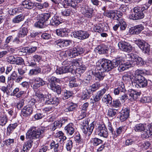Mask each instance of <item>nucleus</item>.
Wrapping results in <instances>:
<instances>
[{
    "instance_id": "f257e3e1",
    "label": "nucleus",
    "mask_w": 152,
    "mask_h": 152,
    "mask_svg": "<svg viewBox=\"0 0 152 152\" xmlns=\"http://www.w3.org/2000/svg\"><path fill=\"white\" fill-rule=\"evenodd\" d=\"M145 125L140 123L136 124L134 127V129L136 132L143 131L141 136L143 138H148L152 135V124Z\"/></svg>"
},
{
    "instance_id": "f03ea898",
    "label": "nucleus",
    "mask_w": 152,
    "mask_h": 152,
    "mask_svg": "<svg viewBox=\"0 0 152 152\" xmlns=\"http://www.w3.org/2000/svg\"><path fill=\"white\" fill-rule=\"evenodd\" d=\"M35 96L39 99L41 102L46 104H54L57 105L59 103V99L57 97L51 98L50 94H43L41 93H36Z\"/></svg>"
},
{
    "instance_id": "7ed1b4c3",
    "label": "nucleus",
    "mask_w": 152,
    "mask_h": 152,
    "mask_svg": "<svg viewBox=\"0 0 152 152\" xmlns=\"http://www.w3.org/2000/svg\"><path fill=\"white\" fill-rule=\"evenodd\" d=\"M43 130L35 127L31 128L26 133V138L28 139H41L43 137Z\"/></svg>"
},
{
    "instance_id": "20e7f679",
    "label": "nucleus",
    "mask_w": 152,
    "mask_h": 152,
    "mask_svg": "<svg viewBox=\"0 0 152 152\" xmlns=\"http://www.w3.org/2000/svg\"><path fill=\"white\" fill-rule=\"evenodd\" d=\"M132 84L133 86L139 88H144L148 84L147 80L140 74H136L133 81H132Z\"/></svg>"
},
{
    "instance_id": "39448f33",
    "label": "nucleus",
    "mask_w": 152,
    "mask_h": 152,
    "mask_svg": "<svg viewBox=\"0 0 152 152\" xmlns=\"http://www.w3.org/2000/svg\"><path fill=\"white\" fill-rule=\"evenodd\" d=\"M51 16V13H47L42 14L38 15V21L34 24L35 27L42 28L47 26V21Z\"/></svg>"
},
{
    "instance_id": "423d86ee",
    "label": "nucleus",
    "mask_w": 152,
    "mask_h": 152,
    "mask_svg": "<svg viewBox=\"0 0 152 152\" xmlns=\"http://www.w3.org/2000/svg\"><path fill=\"white\" fill-rule=\"evenodd\" d=\"M112 61L106 59H103L99 63L97 64L96 69L98 70L102 71L103 72H108L113 69Z\"/></svg>"
},
{
    "instance_id": "0eeeda50",
    "label": "nucleus",
    "mask_w": 152,
    "mask_h": 152,
    "mask_svg": "<svg viewBox=\"0 0 152 152\" xmlns=\"http://www.w3.org/2000/svg\"><path fill=\"white\" fill-rule=\"evenodd\" d=\"M143 11H141L140 7H135L133 10V13L129 15V18L134 20H137L143 18L145 16Z\"/></svg>"
},
{
    "instance_id": "6e6552de",
    "label": "nucleus",
    "mask_w": 152,
    "mask_h": 152,
    "mask_svg": "<svg viewBox=\"0 0 152 152\" xmlns=\"http://www.w3.org/2000/svg\"><path fill=\"white\" fill-rule=\"evenodd\" d=\"M141 94L140 92H138L134 90H132L130 91L129 96H127L126 94L123 95L120 97L121 100H125L127 99H128L131 101H133L136 100Z\"/></svg>"
},
{
    "instance_id": "1a4fd4ad",
    "label": "nucleus",
    "mask_w": 152,
    "mask_h": 152,
    "mask_svg": "<svg viewBox=\"0 0 152 152\" xmlns=\"http://www.w3.org/2000/svg\"><path fill=\"white\" fill-rule=\"evenodd\" d=\"M127 57L131 59L129 64L132 66L135 65H142L143 64V61L142 58L136 54L133 53L128 54Z\"/></svg>"
},
{
    "instance_id": "9d476101",
    "label": "nucleus",
    "mask_w": 152,
    "mask_h": 152,
    "mask_svg": "<svg viewBox=\"0 0 152 152\" xmlns=\"http://www.w3.org/2000/svg\"><path fill=\"white\" fill-rule=\"evenodd\" d=\"M138 47L145 53L148 54L150 51V45L143 40L139 39L135 41Z\"/></svg>"
},
{
    "instance_id": "9b49d317",
    "label": "nucleus",
    "mask_w": 152,
    "mask_h": 152,
    "mask_svg": "<svg viewBox=\"0 0 152 152\" xmlns=\"http://www.w3.org/2000/svg\"><path fill=\"white\" fill-rule=\"evenodd\" d=\"M73 34L74 37L81 40L88 38L90 36L88 32L82 30L74 32Z\"/></svg>"
},
{
    "instance_id": "f8f14e48",
    "label": "nucleus",
    "mask_w": 152,
    "mask_h": 152,
    "mask_svg": "<svg viewBox=\"0 0 152 152\" xmlns=\"http://www.w3.org/2000/svg\"><path fill=\"white\" fill-rule=\"evenodd\" d=\"M96 134L98 136L107 138L108 136L107 129L104 124L98 126L96 131Z\"/></svg>"
},
{
    "instance_id": "ddd939ff",
    "label": "nucleus",
    "mask_w": 152,
    "mask_h": 152,
    "mask_svg": "<svg viewBox=\"0 0 152 152\" xmlns=\"http://www.w3.org/2000/svg\"><path fill=\"white\" fill-rule=\"evenodd\" d=\"M118 45L120 49L124 52L129 53L132 50V47L131 45L124 41L119 42Z\"/></svg>"
},
{
    "instance_id": "4468645a",
    "label": "nucleus",
    "mask_w": 152,
    "mask_h": 152,
    "mask_svg": "<svg viewBox=\"0 0 152 152\" xmlns=\"http://www.w3.org/2000/svg\"><path fill=\"white\" fill-rule=\"evenodd\" d=\"M129 109L128 108H123L120 112L119 119L120 120L123 122L125 121L129 117Z\"/></svg>"
},
{
    "instance_id": "2eb2a0df",
    "label": "nucleus",
    "mask_w": 152,
    "mask_h": 152,
    "mask_svg": "<svg viewBox=\"0 0 152 152\" xmlns=\"http://www.w3.org/2000/svg\"><path fill=\"white\" fill-rule=\"evenodd\" d=\"M32 108L28 105L25 106L22 109L21 115L25 117H28L32 113Z\"/></svg>"
},
{
    "instance_id": "dca6fc26",
    "label": "nucleus",
    "mask_w": 152,
    "mask_h": 152,
    "mask_svg": "<svg viewBox=\"0 0 152 152\" xmlns=\"http://www.w3.org/2000/svg\"><path fill=\"white\" fill-rule=\"evenodd\" d=\"M107 26L104 25V23H99L95 26L93 28L94 31L100 33L103 31H106L108 30Z\"/></svg>"
},
{
    "instance_id": "f3484780",
    "label": "nucleus",
    "mask_w": 152,
    "mask_h": 152,
    "mask_svg": "<svg viewBox=\"0 0 152 152\" xmlns=\"http://www.w3.org/2000/svg\"><path fill=\"white\" fill-rule=\"evenodd\" d=\"M45 84V81L39 77H37L34 80V83H32L33 88L34 89H36L39 87L43 86Z\"/></svg>"
},
{
    "instance_id": "a211bd4d",
    "label": "nucleus",
    "mask_w": 152,
    "mask_h": 152,
    "mask_svg": "<svg viewBox=\"0 0 152 152\" xmlns=\"http://www.w3.org/2000/svg\"><path fill=\"white\" fill-rule=\"evenodd\" d=\"M101 86V85L99 83L96 82L88 87L86 88V91H88V94H90L91 92H93L98 90Z\"/></svg>"
},
{
    "instance_id": "6ab92c4d",
    "label": "nucleus",
    "mask_w": 152,
    "mask_h": 152,
    "mask_svg": "<svg viewBox=\"0 0 152 152\" xmlns=\"http://www.w3.org/2000/svg\"><path fill=\"white\" fill-rule=\"evenodd\" d=\"M83 132L85 134L88 133V135L91 134L94 128V125L93 123H91L89 126H82L81 127Z\"/></svg>"
},
{
    "instance_id": "aec40b11",
    "label": "nucleus",
    "mask_w": 152,
    "mask_h": 152,
    "mask_svg": "<svg viewBox=\"0 0 152 152\" xmlns=\"http://www.w3.org/2000/svg\"><path fill=\"white\" fill-rule=\"evenodd\" d=\"M22 6L24 8L31 10L34 7V3L30 0H25L22 2Z\"/></svg>"
},
{
    "instance_id": "412c9836",
    "label": "nucleus",
    "mask_w": 152,
    "mask_h": 152,
    "mask_svg": "<svg viewBox=\"0 0 152 152\" xmlns=\"http://www.w3.org/2000/svg\"><path fill=\"white\" fill-rule=\"evenodd\" d=\"M107 91V89L105 88L102 89L96 93V95L94 97V100L95 102L99 101L104 94Z\"/></svg>"
},
{
    "instance_id": "4be33fe9",
    "label": "nucleus",
    "mask_w": 152,
    "mask_h": 152,
    "mask_svg": "<svg viewBox=\"0 0 152 152\" xmlns=\"http://www.w3.org/2000/svg\"><path fill=\"white\" fill-rule=\"evenodd\" d=\"M74 124L72 123L68 124L64 128L66 133L68 135H72L75 132Z\"/></svg>"
},
{
    "instance_id": "5701e85b",
    "label": "nucleus",
    "mask_w": 152,
    "mask_h": 152,
    "mask_svg": "<svg viewBox=\"0 0 152 152\" xmlns=\"http://www.w3.org/2000/svg\"><path fill=\"white\" fill-rule=\"evenodd\" d=\"M126 89L123 83L121 82L120 83L118 87L114 89V93L115 95H118L119 94H121L122 93H124Z\"/></svg>"
},
{
    "instance_id": "b1692460",
    "label": "nucleus",
    "mask_w": 152,
    "mask_h": 152,
    "mask_svg": "<svg viewBox=\"0 0 152 152\" xmlns=\"http://www.w3.org/2000/svg\"><path fill=\"white\" fill-rule=\"evenodd\" d=\"M49 88L58 94H60L61 91V88L60 86H56V83H48Z\"/></svg>"
},
{
    "instance_id": "393cba45",
    "label": "nucleus",
    "mask_w": 152,
    "mask_h": 152,
    "mask_svg": "<svg viewBox=\"0 0 152 152\" xmlns=\"http://www.w3.org/2000/svg\"><path fill=\"white\" fill-rule=\"evenodd\" d=\"M61 23L60 18L57 16L53 17L50 20V24L52 26H58Z\"/></svg>"
},
{
    "instance_id": "a878e982",
    "label": "nucleus",
    "mask_w": 152,
    "mask_h": 152,
    "mask_svg": "<svg viewBox=\"0 0 152 152\" xmlns=\"http://www.w3.org/2000/svg\"><path fill=\"white\" fill-rule=\"evenodd\" d=\"M33 142V141L31 140L27 141L24 145L23 146V150L21 151V152H27L31 148Z\"/></svg>"
},
{
    "instance_id": "bb28decb",
    "label": "nucleus",
    "mask_w": 152,
    "mask_h": 152,
    "mask_svg": "<svg viewBox=\"0 0 152 152\" xmlns=\"http://www.w3.org/2000/svg\"><path fill=\"white\" fill-rule=\"evenodd\" d=\"M104 15L114 20L116 15V12L114 10L107 11L104 13Z\"/></svg>"
},
{
    "instance_id": "cd10ccee",
    "label": "nucleus",
    "mask_w": 152,
    "mask_h": 152,
    "mask_svg": "<svg viewBox=\"0 0 152 152\" xmlns=\"http://www.w3.org/2000/svg\"><path fill=\"white\" fill-rule=\"evenodd\" d=\"M56 32L58 36L61 37H66L68 35V32L66 28L57 29Z\"/></svg>"
},
{
    "instance_id": "c85d7f7f",
    "label": "nucleus",
    "mask_w": 152,
    "mask_h": 152,
    "mask_svg": "<svg viewBox=\"0 0 152 152\" xmlns=\"http://www.w3.org/2000/svg\"><path fill=\"white\" fill-rule=\"evenodd\" d=\"M131 65L130 64H126L124 61H122L121 63V64H120L118 67V69L119 72H121L126 70Z\"/></svg>"
},
{
    "instance_id": "c756f323",
    "label": "nucleus",
    "mask_w": 152,
    "mask_h": 152,
    "mask_svg": "<svg viewBox=\"0 0 152 152\" xmlns=\"http://www.w3.org/2000/svg\"><path fill=\"white\" fill-rule=\"evenodd\" d=\"M18 125V124L17 123L10 124L7 128V134L10 135Z\"/></svg>"
},
{
    "instance_id": "7c9ffc66",
    "label": "nucleus",
    "mask_w": 152,
    "mask_h": 152,
    "mask_svg": "<svg viewBox=\"0 0 152 152\" xmlns=\"http://www.w3.org/2000/svg\"><path fill=\"white\" fill-rule=\"evenodd\" d=\"M63 122H64L65 121L60 120L59 121H55L52 125V130H55L57 128H60L61 127Z\"/></svg>"
},
{
    "instance_id": "2f4dec72",
    "label": "nucleus",
    "mask_w": 152,
    "mask_h": 152,
    "mask_svg": "<svg viewBox=\"0 0 152 152\" xmlns=\"http://www.w3.org/2000/svg\"><path fill=\"white\" fill-rule=\"evenodd\" d=\"M41 71V69L39 67L37 66L34 69L30 70L28 74L29 76L37 75L40 73Z\"/></svg>"
},
{
    "instance_id": "473e14b6",
    "label": "nucleus",
    "mask_w": 152,
    "mask_h": 152,
    "mask_svg": "<svg viewBox=\"0 0 152 152\" xmlns=\"http://www.w3.org/2000/svg\"><path fill=\"white\" fill-rule=\"evenodd\" d=\"M19 91V88H16L13 90L12 93H11V95L13 96H15L17 98H19L25 93L24 91H22L18 93Z\"/></svg>"
},
{
    "instance_id": "72a5a7b5",
    "label": "nucleus",
    "mask_w": 152,
    "mask_h": 152,
    "mask_svg": "<svg viewBox=\"0 0 152 152\" xmlns=\"http://www.w3.org/2000/svg\"><path fill=\"white\" fill-rule=\"evenodd\" d=\"M95 79L96 80L100 81L102 80L105 76L104 72L101 71L96 72L94 75Z\"/></svg>"
},
{
    "instance_id": "f704fd0d",
    "label": "nucleus",
    "mask_w": 152,
    "mask_h": 152,
    "mask_svg": "<svg viewBox=\"0 0 152 152\" xmlns=\"http://www.w3.org/2000/svg\"><path fill=\"white\" fill-rule=\"evenodd\" d=\"M77 107V105L76 104L72 103H68L67 107L64 109L65 112H68L72 111L75 110Z\"/></svg>"
},
{
    "instance_id": "c9c22d12",
    "label": "nucleus",
    "mask_w": 152,
    "mask_h": 152,
    "mask_svg": "<svg viewBox=\"0 0 152 152\" xmlns=\"http://www.w3.org/2000/svg\"><path fill=\"white\" fill-rule=\"evenodd\" d=\"M28 33V30L26 28L23 27L20 28L18 33V37H23L27 35Z\"/></svg>"
},
{
    "instance_id": "e433bc0d",
    "label": "nucleus",
    "mask_w": 152,
    "mask_h": 152,
    "mask_svg": "<svg viewBox=\"0 0 152 152\" xmlns=\"http://www.w3.org/2000/svg\"><path fill=\"white\" fill-rule=\"evenodd\" d=\"M116 20L118 22L120 30L122 31L125 30L127 27L126 22L122 19H118V18H116Z\"/></svg>"
},
{
    "instance_id": "4c0bfd02",
    "label": "nucleus",
    "mask_w": 152,
    "mask_h": 152,
    "mask_svg": "<svg viewBox=\"0 0 152 152\" xmlns=\"http://www.w3.org/2000/svg\"><path fill=\"white\" fill-rule=\"evenodd\" d=\"M24 19V17L22 14H20L15 16L12 20V21L14 23H18L23 21Z\"/></svg>"
},
{
    "instance_id": "58836bf2",
    "label": "nucleus",
    "mask_w": 152,
    "mask_h": 152,
    "mask_svg": "<svg viewBox=\"0 0 152 152\" xmlns=\"http://www.w3.org/2000/svg\"><path fill=\"white\" fill-rule=\"evenodd\" d=\"M112 100V98L110 95L108 94L105 95L102 98V101L106 104H110Z\"/></svg>"
},
{
    "instance_id": "ea45409f",
    "label": "nucleus",
    "mask_w": 152,
    "mask_h": 152,
    "mask_svg": "<svg viewBox=\"0 0 152 152\" xmlns=\"http://www.w3.org/2000/svg\"><path fill=\"white\" fill-rule=\"evenodd\" d=\"M8 122L7 116L6 115H1L0 117V126H4Z\"/></svg>"
},
{
    "instance_id": "a19ab883",
    "label": "nucleus",
    "mask_w": 152,
    "mask_h": 152,
    "mask_svg": "<svg viewBox=\"0 0 152 152\" xmlns=\"http://www.w3.org/2000/svg\"><path fill=\"white\" fill-rule=\"evenodd\" d=\"M103 142L101 140L97 138H92L91 140V143L95 146H97L100 144H102Z\"/></svg>"
},
{
    "instance_id": "79ce46f5",
    "label": "nucleus",
    "mask_w": 152,
    "mask_h": 152,
    "mask_svg": "<svg viewBox=\"0 0 152 152\" xmlns=\"http://www.w3.org/2000/svg\"><path fill=\"white\" fill-rule=\"evenodd\" d=\"M65 54L67 57L70 58L75 57L77 56L75 51L73 50V48L66 51Z\"/></svg>"
},
{
    "instance_id": "37998d69",
    "label": "nucleus",
    "mask_w": 152,
    "mask_h": 152,
    "mask_svg": "<svg viewBox=\"0 0 152 152\" xmlns=\"http://www.w3.org/2000/svg\"><path fill=\"white\" fill-rule=\"evenodd\" d=\"M96 49L98 50L99 54H104L107 53V50L105 48V46L104 45H101L96 48Z\"/></svg>"
},
{
    "instance_id": "c03bdc74",
    "label": "nucleus",
    "mask_w": 152,
    "mask_h": 152,
    "mask_svg": "<svg viewBox=\"0 0 152 152\" xmlns=\"http://www.w3.org/2000/svg\"><path fill=\"white\" fill-rule=\"evenodd\" d=\"M110 105L112 107L117 108L121 107V104L119 100L116 99L113 101H112Z\"/></svg>"
},
{
    "instance_id": "a18cd8bd",
    "label": "nucleus",
    "mask_w": 152,
    "mask_h": 152,
    "mask_svg": "<svg viewBox=\"0 0 152 152\" xmlns=\"http://www.w3.org/2000/svg\"><path fill=\"white\" fill-rule=\"evenodd\" d=\"M107 127L110 133H111L112 137L113 138L115 139L116 138L117 135L115 134V132L114 131V129L113 128L111 123L110 122H108L107 123Z\"/></svg>"
},
{
    "instance_id": "49530a36",
    "label": "nucleus",
    "mask_w": 152,
    "mask_h": 152,
    "mask_svg": "<svg viewBox=\"0 0 152 152\" xmlns=\"http://www.w3.org/2000/svg\"><path fill=\"white\" fill-rule=\"evenodd\" d=\"M22 9L20 8H15L14 9H12L9 10V14L11 15H14L17 13L21 12Z\"/></svg>"
},
{
    "instance_id": "de8ad7c7",
    "label": "nucleus",
    "mask_w": 152,
    "mask_h": 152,
    "mask_svg": "<svg viewBox=\"0 0 152 152\" xmlns=\"http://www.w3.org/2000/svg\"><path fill=\"white\" fill-rule=\"evenodd\" d=\"M73 50L76 54V56L82 54L84 51V49L81 47L77 46L73 48Z\"/></svg>"
},
{
    "instance_id": "09e8293b",
    "label": "nucleus",
    "mask_w": 152,
    "mask_h": 152,
    "mask_svg": "<svg viewBox=\"0 0 152 152\" xmlns=\"http://www.w3.org/2000/svg\"><path fill=\"white\" fill-rule=\"evenodd\" d=\"M48 80L49 82L48 83H59L60 81L59 79H57L55 77L52 76H49L48 77Z\"/></svg>"
},
{
    "instance_id": "8fccbe9b",
    "label": "nucleus",
    "mask_w": 152,
    "mask_h": 152,
    "mask_svg": "<svg viewBox=\"0 0 152 152\" xmlns=\"http://www.w3.org/2000/svg\"><path fill=\"white\" fill-rule=\"evenodd\" d=\"M50 149H53L54 152H58V148L59 147V144L58 143H56L55 142L53 141L50 144Z\"/></svg>"
},
{
    "instance_id": "3c124183",
    "label": "nucleus",
    "mask_w": 152,
    "mask_h": 152,
    "mask_svg": "<svg viewBox=\"0 0 152 152\" xmlns=\"http://www.w3.org/2000/svg\"><path fill=\"white\" fill-rule=\"evenodd\" d=\"M86 115V113L80 110L78 111L77 115V118L78 120H80L83 119L85 117Z\"/></svg>"
},
{
    "instance_id": "603ef678",
    "label": "nucleus",
    "mask_w": 152,
    "mask_h": 152,
    "mask_svg": "<svg viewBox=\"0 0 152 152\" xmlns=\"http://www.w3.org/2000/svg\"><path fill=\"white\" fill-rule=\"evenodd\" d=\"M122 61L119 58L113 60L111 63V65L113 66V69L114 67L118 66V65L119 66L120 64H121Z\"/></svg>"
},
{
    "instance_id": "864d4df0",
    "label": "nucleus",
    "mask_w": 152,
    "mask_h": 152,
    "mask_svg": "<svg viewBox=\"0 0 152 152\" xmlns=\"http://www.w3.org/2000/svg\"><path fill=\"white\" fill-rule=\"evenodd\" d=\"M32 58L31 57H29L27 58V64L28 66L31 67H34L36 64L35 61L32 60Z\"/></svg>"
},
{
    "instance_id": "5fc2aeb1",
    "label": "nucleus",
    "mask_w": 152,
    "mask_h": 152,
    "mask_svg": "<svg viewBox=\"0 0 152 152\" xmlns=\"http://www.w3.org/2000/svg\"><path fill=\"white\" fill-rule=\"evenodd\" d=\"M73 143L72 140H69L66 142V148L67 151H70L73 147Z\"/></svg>"
},
{
    "instance_id": "6e6d98bb",
    "label": "nucleus",
    "mask_w": 152,
    "mask_h": 152,
    "mask_svg": "<svg viewBox=\"0 0 152 152\" xmlns=\"http://www.w3.org/2000/svg\"><path fill=\"white\" fill-rule=\"evenodd\" d=\"M117 113V110L113 109H109L108 111V115L111 117H115Z\"/></svg>"
},
{
    "instance_id": "4d7b16f0",
    "label": "nucleus",
    "mask_w": 152,
    "mask_h": 152,
    "mask_svg": "<svg viewBox=\"0 0 152 152\" xmlns=\"http://www.w3.org/2000/svg\"><path fill=\"white\" fill-rule=\"evenodd\" d=\"M71 12V11L70 10L64 8L62 9L61 13L63 15L68 16L70 15Z\"/></svg>"
},
{
    "instance_id": "13d9d810",
    "label": "nucleus",
    "mask_w": 152,
    "mask_h": 152,
    "mask_svg": "<svg viewBox=\"0 0 152 152\" xmlns=\"http://www.w3.org/2000/svg\"><path fill=\"white\" fill-rule=\"evenodd\" d=\"M135 141V139L133 137L128 138L126 140L125 144L126 145H130L134 143Z\"/></svg>"
},
{
    "instance_id": "bf43d9fd",
    "label": "nucleus",
    "mask_w": 152,
    "mask_h": 152,
    "mask_svg": "<svg viewBox=\"0 0 152 152\" xmlns=\"http://www.w3.org/2000/svg\"><path fill=\"white\" fill-rule=\"evenodd\" d=\"M68 5L75 8L77 5V3L74 0H66Z\"/></svg>"
},
{
    "instance_id": "052dcab7",
    "label": "nucleus",
    "mask_w": 152,
    "mask_h": 152,
    "mask_svg": "<svg viewBox=\"0 0 152 152\" xmlns=\"http://www.w3.org/2000/svg\"><path fill=\"white\" fill-rule=\"evenodd\" d=\"M152 98L150 96H143L140 100V101L142 103H148L151 102Z\"/></svg>"
},
{
    "instance_id": "680f3d73",
    "label": "nucleus",
    "mask_w": 152,
    "mask_h": 152,
    "mask_svg": "<svg viewBox=\"0 0 152 152\" xmlns=\"http://www.w3.org/2000/svg\"><path fill=\"white\" fill-rule=\"evenodd\" d=\"M87 10H86L85 13L86 16L88 18H91L92 16V13L93 12L92 8H88L87 7Z\"/></svg>"
},
{
    "instance_id": "e2e57ef3",
    "label": "nucleus",
    "mask_w": 152,
    "mask_h": 152,
    "mask_svg": "<svg viewBox=\"0 0 152 152\" xmlns=\"http://www.w3.org/2000/svg\"><path fill=\"white\" fill-rule=\"evenodd\" d=\"M133 76L130 73H126L123 76V79L125 81H130L132 79Z\"/></svg>"
},
{
    "instance_id": "0e129e2a",
    "label": "nucleus",
    "mask_w": 152,
    "mask_h": 152,
    "mask_svg": "<svg viewBox=\"0 0 152 152\" xmlns=\"http://www.w3.org/2000/svg\"><path fill=\"white\" fill-rule=\"evenodd\" d=\"M136 29V32L138 34L144 29V27L142 24H139L134 26Z\"/></svg>"
},
{
    "instance_id": "69168bd1",
    "label": "nucleus",
    "mask_w": 152,
    "mask_h": 152,
    "mask_svg": "<svg viewBox=\"0 0 152 152\" xmlns=\"http://www.w3.org/2000/svg\"><path fill=\"white\" fill-rule=\"evenodd\" d=\"M24 60L22 58L20 57L16 58L15 64L18 65H22L24 63Z\"/></svg>"
},
{
    "instance_id": "338daca9",
    "label": "nucleus",
    "mask_w": 152,
    "mask_h": 152,
    "mask_svg": "<svg viewBox=\"0 0 152 152\" xmlns=\"http://www.w3.org/2000/svg\"><path fill=\"white\" fill-rule=\"evenodd\" d=\"M62 65L64 66H66V67H70L71 68H73V66L72 65V62L71 61H68V60H66L64 61L62 63Z\"/></svg>"
},
{
    "instance_id": "774afa93",
    "label": "nucleus",
    "mask_w": 152,
    "mask_h": 152,
    "mask_svg": "<svg viewBox=\"0 0 152 152\" xmlns=\"http://www.w3.org/2000/svg\"><path fill=\"white\" fill-rule=\"evenodd\" d=\"M51 68L48 65L44 66L42 69V72L43 74H48L50 71Z\"/></svg>"
}]
</instances>
